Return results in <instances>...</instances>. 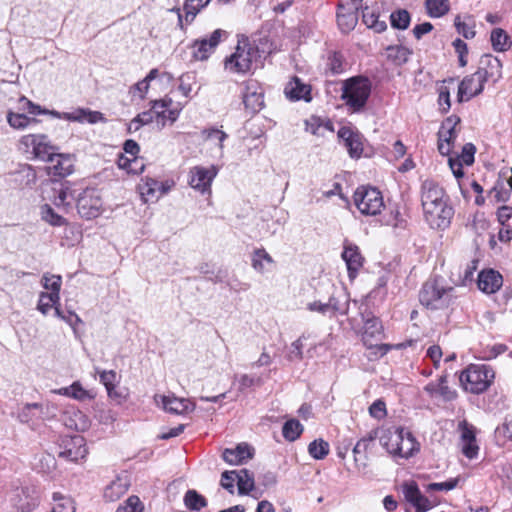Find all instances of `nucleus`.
<instances>
[{
  "label": "nucleus",
  "instance_id": "f257e3e1",
  "mask_svg": "<svg viewBox=\"0 0 512 512\" xmlns=\"http://www.w3.org/2000/svg\"><path fill=\"white\" fill-rule=\"evenodd\" d=\"M441 280L439 277L429 279L419 292L420 303L428 309H442L448 307L452 301L453 287H444Z\"/></svg>",
  "mask_w": 512,
  "mask_h": 512
},
{
  "label": "nucleus",
  "instance_id": "f03ea898",
  "mask_svg": "<svg viewBox=\"0 0 512 512\" xmlns=\"http://www.w3.org/2000/svg\"><path fill=\"white\" fill-rule=\"evenodd\" d=\"M495 378L494 370L486 364H470L460 375V382L466 391L480 394L486 391Z\"/></svg>",
  "mask_w": 512,
  "mask_h": 512
},
{
  "label": "nucleus",
  "instance_id": "7ed1b4c3",
  "mask_svg": "<svg viewBox=\"0 0 512 512\" xmlns=\"http://www.w3.org/2000/svg\"><path fill=\"white\" fill-rule=\"evenodd\" d=\"M371 94V82L368 78L352 77L344 82L341 98L353 112L361 111Z\"/></svg>",
  "mask_w": 512,
  "mask_h": 512
},
{
  "label": "nucleus",
  "instance_id": "20e7f679",
  "mask_svg": "<svg viewBox=\"0 0 512 512\" xmlns=\"http://www.w3.org/2000/svg\"><path fill=\"white\" fill-rule=\"evenodd\" d=\"M353 199L358 210L365 215H377L384 207L381 192L373 187H358Z\"/></svg>",
  "mask_w": 512,
  "mask_h": 512
},
{
  "label": "nucleus",
  "instance_id": "39448f33",
  "mask_svg": "<svg viewBox=\"0 0 512 512\" xmlns=\"http://www.w3.org/2000/svg\"><path fill=\"white\" fill-rule=\"evenodd\" d=\"M20 144L24 147L25 152L31 153L33 158L42 161H47L58 150L45 134L24 135Z\"/></svg>",
  "mask_w": 512,
  "mask_h": 512
},
{
  "label": "nucleus",
  "instance_id": "423d86ee",
  "mask_svg": "<svg viewBox=\"0 0 512 512\" xmlns=\"http://www.w3.org/2000/svg\"><path fill=\"white\" fill-rule=\"evenodd\" d=\"M76 207L79 215L85 219H93L100 215L102 200L96 189L87 188L77 194Z\"/></svg>",
  "mask_w": 512,
  "mask_h": 512
},
{
  "label": "nucleus",
  "instance_id": "0eeeda50",
  "mask_svg": "<svg viewBox=\"0 0 512 512\" xmlns=\"http://www.w3.org/2000/svg\"><path fill=\"white\" fill-rule=\"evenodd\" d=\"M218 174V168L214 165L209 167L195 166L189 172V185L202 194L211 193V184Z\"/></svg>",
  "mask_w": 512,
  "mask_h": 512
},
{
  "label": "nucleus",
  "instance_id": "6e6552de",
  "mask_svg": "<svg viewBox=\"0 0 512 512\" xmlns=\"http://www.w3.org/2000/svg\"><path fill=\"white\" fill-rule=\"evenodd\" d=\"M434 208L424 209V216L427 223L433 229L444 230L450 225L451 219L454 215L452 206L447 202L433 205Z\"/></svg>",
  "mask_w": 512,
  "mask_h": 512
},
{
  "label": "nucleus",
  "instance_id": "1a4fd4ad",
  "mask_svg": "<svg viewBox=\"0 0 512 512\" xmlns=\"http://www.w3.org/2000/svg\"><path fill=\"white\" fill-rule=\"evenodd\" d=\"M486 82V72L477 70L472 75L466 76L458 87V101H467L480 94Z\"/></svg>",
  "mask_w": 512,
  "mask_h": 512
},
{
  "label": "nucleus",
  "instance_id": "9d476101",
  "mask_svg": "<svg viewBox=\"0 0 512 512\" xmlns=\"http://www.w3.org/2000/svg\"><path fill=\"white\" fill-rule=\"evenodd\" d=\"M254 50L247 46H237L235 52L225 60V68L233 73H246L252 66Z\"/></svg>",
  "mask_w": 512,
  "mask_h": 512
},
{
  "label": "nucleus",
  "instance_id": "9b49d317",
  "mask_svg": "<svg viewBox=\"0 0 512 512\" xmlns=\"http://www.w3.org/2000/svg\"><path fill=\"white\" fill-rule=\"evenodd\" d=\"M79 189L74 183L65 181L60 183L59 187L53 188V204L64 212L72 208V204L77 200Z\"/></svg>",
  "mask_w": 512,
  "mask_h": 512
},
{
  "label": "nucleus",
  "instance_id": "f8f14e48",
  "mask_svg": "<svg viewBox=\"0 0 512 512\" xmlns=\"http://www.w3.org/2000/svg\"><path fill=\"white\" fill-rule=\"evenodd\" d=\"M225 31L217 29L213 31L208 37L196 40L193 44V57L196 60H206L213 53L215 48L220 42L221 37Z\"/></svg>",
  "mask_w": 512,
  "mask_h": 512
},
{
  "label": "nucleus",
  "instance_id": "ddd939ff",
  "mask_svg": "<svg viewBox=\"0 0 512 512\" xmlns=\"http://www.w3.org/2000/svg\"><path fill=\"white\" fill-rule=\"evenodd\" d=\"M338 138L345 146L351 158H360L363 152L362 136L351 127L343 126L338 130Z\"/></svg>",
  "mask_w": 512,
  "mask_h": 512
},
{
  "label": "nucleus",
  "instance_id": "4468645a",
  "mask_svg": "<svg viewBox=\"0 0 512 512\" xmlns=\"http://www.w3.org/2000/svg\"><path fill=\"white\" fill-rule=\"evenodd\" d=\"M86 454L84 438L76 435L63 440V449L59 451L58 456L67 461L77 462L79 459H83Z\"/></svg>",
  "mask_w": 512,
  "mask_h": 512
},
{
  "label": "nucleus",
  "instance_id": "2eb2a0df",
  "mask_svg": "<svg viewBox=\"0 0 512 512\" xmlns=\"http://www.w3.org/2000/svg\"><path fill=\"white\" fill-rule=\"evenodd\" d=\"M49 163V174L59 177H66L73 173L75 159L71 154L57 153V151L46 161Z\"/></svg>",
  "mask_w": 512,
  "mask_h": 512
},
{
  "label": "nucleus",
  "instance_id": "dca6fc26",
  "mask_svg": "<svg viewBox=\"0 0 512 512\" xmlns=\"http://www.w3.org/2000/svg\"><path fill=\"white\" fill-rule=\"evenodd\" d=\"M243 103L245 108L250 110L251 113H256L263 108V92L257 81L249 80L245 83Z\"/></svg>",
  "mask_w": 512,
  "mask_h": 512
},
{
  "label": "nucleus",
  "instance_id": "f3484780",
  "mask_svg": "<svg viewBox=\"0 0 512 512\" xmlns=\"http://www.w3.org/2000/svg\"><path fill=\"white\" fill-rule=\"evenodd\" d=\"M403 494L405 499L416 508V512H426L434 506V501L422 495L414 482L404 484Z\"/></svg>",
  "mask_w": 512,
  "mask_h": 512
},
{
  "label": "nucleus",
  "instance_id": "a211bd4d",
  "mask_svg": "<svg viewBox=\"0 0 512 512\" xmlns=\"http://www.w3.org/2000/svg\"><path fill=\"white\" fill-rule=\"evenodd\" d=\"M342 258L346 263L348 276L353 280L357 276L360 268L363 266L364 257L361 255L358 246L345 242Z\"/></svg>",
  "mask_w": 512,
  "mask_h": 512
},
{
  "label": "nucleus",
  "instance_id": "6ab92c4d",
  "mask_svg": "<svg viewBox=\"0 0 512 512\" xmlns=\"http://www.w3.org/2000/svg\"><path fill=\"white\" fill-rule=\"evenodd\" d=\"M421 201L423 210L427 208H434L433 205L447 202L445 199L444 190L434 181H425L422 184Z\"/></svg>",
  "mask_w": 512,
  "mask_h": 512
},
{
  "label": "nucleus",
  "instance_id": "aec40b11",
  "mask_svg": "<svg viewBox=\"0 0 512 512\" xmlns=\"http://www.w3.org/2000/svg\"><path fill=\"white\" fill-rule=\"evenodd\" d=\"M358 9V3H350L347 6L339 5L337 23L343 32L347 33L355 28L358 22Z\"/></svg>",
  "mask_w": 512,
  "mask_h": 512
},
{
  "label": "nucleus",
  "instance_id": "412c9836",
  "mask_svg": "<svg viewBox=\"0 0 512 512\" xmlns=\"http://www.w3.org/2000/svg\"><path fill=\"white\" fill-rule=\"evenodd\" d=\"M477 284L479 289L486 294L497 292L502 284V275L495 270H483L478 275Z\"/></svg>",
  "mask_w": 512,
  "mask_h": 512
},
{
  "label": "nucleus",
  "instance_id": "4be33fe9",
  "mask_svg": "<svg viewBox=\"0 0 512 512\" xmlns=\"http://www.w3.org/2000/svg\"><path fill=\"white\" fill-rule=\"evenodd\" d=\"M284 93L287 98L293 101L304 100L310 102L312 99L311 87L303 83L298 77H293L292 80L287 83Z\"/></svg>",
  "mask_w": 512,
  "mask_h": 512
},
{
  "label": "nucleus",
  "instance_id": "5701e85b",
  "mask_svg": "<svg viewBox=\"0 0 512 512\" xmlns=\"http://www.w3.org/2000/svg\"><path fill=\"white\" fill-rule=\"evenodd\" d=\"M230 465H241L253 457V449L246 443H241L234 449H225L222 455Z\"/></svg>",
  "mask_w": 512,
  "mask_h": 512
},
{
  "label": "nucleus",
  "instance_id": "b1692460",
  "mask_svg": "<svg viewBox=\"0 0 512 512\" xmlns=\"http://www.w3.org/2000/svg\"><path fill=\"white\" fill-rule=\"evenodd\" d=\"M424 390L431 397H440L444 401H451L456 398L457 394L455 390H452L447 385V376H441L437 382H430L425 387Z\"/></svg>",
  "mask_w": 512,
  "mask_h": 512
},
{
  "label": "nucleus",
  "instance_id": "393cba45",
  "mask_svg": "<svg viewBox=\"0 0 512 512\" xmlns=\"http://www.w3.org/2000/svg\"><path fill=\"white\" fill-rule=\"evenodd\" d=\"M162 403L166 411L174 414H185L195 409V404L190 400L175 396H163Z\"/></svg>",
  "mask_w": 512,
  "mask_h": 512
},
{
  "label": "nucleus",
  "instance_id": "a878e982",
  "mask_svg": "<svg viewBox=\"0 0 512 512\" xmlns=\"http://www.w3.org/2000/svg\"><path fill=\"white\" fill-rule=\"evenodd\" d=\"M403 430L404 428L402 427L388 429L380 437L381 444L386 448L388 453L393 456H398V448H400V443L402 441Z\"/></svg>",
  "mask_w": 512,
  "mask_h": 512
},
{
  "label": "nucleus",
  "instance_id": "bb28decb",
  "mask_svg": "<svg viewBox=\"0 0 512 512\" xmlns=\"http://www.w3.org/2000/svg\"><path fill=\"white\" fill-rule=\"evenodd\" d=\"M42 285L50 292H44L43 297H49L51 301H60V289L62 285V278L60 275L45 273L42 276Z\"/></svg>",
  "mask_w": 512,
  "mask_h": 512
},
{
  "label": "nucleus",
  "instance_id": "cd10ccee",
  "mask_svg": "<svg viewBox=\"0 0 512 512\" xmlns=\"http://www.w3.org/2000/svg\"><path fill=\"white\" fill-rule=\"evenodd\" d=\"M375 436L368 435L361 438L353 447L354 462L358 469L365 468L367 466V451L374 441Z\"/></svg>",
  "mask_w": 512,
  "mask_h": 512
},
{
  "label": "nucleus",
  "instance_id": "c85d7f7f",
  "mask_svg": "<svg viewBox=\"0 0 512 512\" xmlns=\"http://www.w3.org/2000/svg\"><path fill=\"white\" fill-rule=\"evenodd\" d=\"M63 118L77 122H88L91 124L105 121V118L101 112L91 111L82 108L77 109L73 113H64Z\"/></svg>",
  "mask_w": 512,
  "mask_h": 512
},
{
  "label": "nucleus",
  "instance_id": "c756f323",
  "mask_svg": "<svg viewBox=\"0 0 512 512\" xmlns=\"http://www.w3.org/2000/svg\"><path fill=\"white\" fill-rule=\"evenodd\" d=\"M382 324L378 318L372 316L364 318V332H363V342L367 347H373V343L371 339L377 338L382 334Z\"/></svg>",
  "mask_w": 512,
  "mask_h": 512
},
{
  "label": "nucleus",
  "instance_id": "7c9ffc66",
  "mask_svg": "<svg viewBox=\"0 0 512 512\" xmlns=\"http://www.w3.org/2000/svg\"><path fill=\"white\" fill-rule=\"evenodd\" d=\"M127 477H117L104 489V498L107 501H115L120 498L128 489Z\"/></svg>",
  "mask_w": 512,
  "mask_h": 512
},
{
  "label": "nucleus",
  "instance_id": "2f4dec72",
  "mask_svg": "<svg viewBox=\"0 0 512 512\" xmlns=\"http://www.w3.org/2000/svg\"><path fill=\"white\" fill-rule=\"evenodd\" d=\"M481 66L478 68L479 71L486 72V82L488 80L497 81L501 77L502 64L499 59L491 55H486L482 60Z\"/></svg>",
  "mask_w": 512,
  "mask_h": 512
},
{
  "label": "nucleus",
  "instance_id": "473e14b6",
  "mask_svg": "<svg viewBox=\"0 0 512 512\" xmlns=\"http://www.w3.org/2000/svg\"><path fill=\"white\" fill-rule=\"evenodd\" d=\"M419 451V443L414 436L404 428L400 448H398V457L408 459L414 453Z\"/></svg>",
  "mask_w": 512,
  "mask_h": 512
},
{
  "label": "nucleus",
  "instance_id": "72a5a7b5",
  "mask_svg": "<svg viewBox=\"0 0 512 512\" xmlns=\"http://www.w3.org/2000/svg\"><path fill=\"white\" fill-rule=\"evenodd\" d=\"M459 122L460 118L457 116L448 117L438 131V140L453 143L457 135L455 128Z\"/></svg>",
  "mask_w": 512,
  "mask_h": 512
},
{
  "label": "nucleus",
  "instance_id": "f704fd0d",
  "mask_svg": "<svg viewBox=\"0 0 512 512\" xmlns=\"http://www.w3.org/2000/svg\"><path fill=\"white\" fill-rule=\"evenodd\" d=\"M492 47L495 51L505 52L510 49L512 41L508 34L501 28H494L490 36Z\"/></svg>",
  "mask_w": 512,
  "mask_h": 512
},
{
  "label": "nucleus",
  "instance_id": "c9c22d12",
  "mask_svg": "<svg viewBox=\"0 0 512 512\" xmlns=\"http://www.w3.org/2000/svg\"><path fill=\"white\" fill-rule=\"evenodd\" d=\"M411 53L408 48L401 45H391L386 48L387 59L397 66L405 64Z\"/></svg>",
  "mask_w": 512,
  "mask_h": 512
},
{
  "label": "nucleus",
  "instance_id": "e433bc0d",
  "mask_svg": "<svg viewBox=\"0 0 512 512\" xmlns=\"http://www.w3.org/2000/svg\"><path fill=\"white\" fill-rule=\"evenodd\" d=\"M172 105L171 99H161L152 102L150 111H154V118L157 129H162L166 125V108Z\"/></svg>",
  "mask_w": 512,
  "mask_h": 512
},
{
  "label": "nucleus",
  "instance_id": "4c0bfd02",
  "mask_svg": "<svg viewBox=\"0 0 512 512\" xmlns=\"http://www.w3.org/2000/svg\"><path fill=\"white\" fill-rule=\"evenodd\" d=\"M211 0H186L183 6L186 23H191L198 12L206 7Z\"/></svg>",
  "mask_w": 512,
  "mask_h": 512
},
{
  "label": "nucleus",
  "instance_id": "58836bf2",
  "mask_svg": "<svg viewBox=\"0 0 512 512\" xmlns=\"http://www.w3.org/2000/svg\"><path fill=\"white\" fill-rule=\"evenodd\" d=\"M52 499L53 506L51 512H62L63 510H70L71 512H75L76 505L70 496L56 492L53 493Z\"/></svg>",
  "mask_w": 512,
  "mask_h": 512
},
{
  "label": "nucleus",
  "instance_id": "ea45409f",
  "mask_svg": "<svg viewBox=\"0 0 512 512\" xmlns=\"http://www.w3.org/2000/svg\"><path fill=\"white\" fill-rule=\"evenodd\" d=\"M425 7L430 17L438 18L449 11L448 0H425Z\"/></svg>",
  "mask_w": 512,
  "mask_h": 512
},
{
  "label": "nucleus",
  "instance_id": "a19ab883",
  "mask_svg": "<svg viewBox=\"0 0 512 512\" xmlns=\"http://www.w3.org/2000/svg\"><path fill=\"white\" fill-rule=\"evenodd\" d=\"M303 432V425L296 419L288 420L282 428L283 437L288 441H295Z\"/></svg>",
  "mask_w": 512,
  "mask_h": 512
},
{
  "label": "nucleus",
  "instance_id": "79ce46f5",
  "mask_svg": "<svg viewBox=\"0 0 512 512\" xmlns=\"http://www.w3.org/2000/svg\"><path fill=\"white\" fill-rule=\"evenodd\" d=\"M274 261L265 249H256L252 256V267L263 274L266 271L265 263L272 264Z\"/></svg>",
  "mask_w": 512,
  "mask_h": 512
},
{
  "label": "nucleus",
  "instance_id": "37998d69",
  "mask_svg": "<svg viewBox=\"0 0 512 512\" xmlns=\"http://www.w3.org/2000/svg\"><path fill=\"white\" fill-rule=\"evenodd\" d=\"M185 506L194 511H199L207 506L206 499L196 490H188L184 496Z\"/></svg>",
  "mask_w": 512,
  "mask_h": 512
},
{
  "label": "nucleus",
  "instance_id": "c03bdc74",
  "mask_svg": "<svg viewBox=\"0 0 512 512\" xmlns=\"http://www.w3.org/2000/svg\"><path fill=\"white\" fill-rule=\"evenodd\" d=\"M7 122L14 129H24L31 123H37L35 118L27 117L23 113H14L9 111L7 113Z\"/></svg>",
  "mask_w": 512,
  "mask_h": 512
},
{
  "label": "nucleus",
  "instance_id": "a18cd8bd",
  "mask_svg": "<svg viewBox=\"0 0 512 512\" xmlns=\"http://www.w3.org/2000/svg\"><path fill=\"white\" fill-rule=\"evenodd\" d=\"M238 491L240 494H247L254 488L253 476L247 469H242L236 473Z\"/></svg>",
  "mask_w": 512,
  "mask_h": 512
},
{
  "label": "nucleus",
  "instance_id": "49530a36",
  "mask_svg": "<svg viewBox=\"0 0 512 512\" xmlns=\"http://www.w3.org/2000/svg\"><path fill=\"white\" fill-rule=\"evenodd\" d=\"M308 452L314 459H324L329 453V444L323 439H316L309 444Z\"/></svg>",
  "mask_w": 512,
  "mask_h": 512
},
{
  "label": "nucleus",
  "instance_id": "de8ad7c7",
  "mask_svg": "<svg viewBox=\"0 0 512 512\" xmlns=\"http://www.w3.org/2000/svg\"><path fill=\"white\" fill-rule=\"evenodd\" d=\"M204 140L213 142L220 150L223 149V143L228 138V135L217 128H207L202 131Z\"/></svg>",
  "mask_w": 512,
  "mask_h": 512
},
{
  "label": "nucleus",
  "instance_id": "09e8293b",
  "mask_svg": "<svg viewBox=\"0 0 512 512\" xmlns=\"http://www.w3.org/2000/svg\"><path fill=\"white\" fill-rule=\"evenodd\" d=\"M20 109L23 111H27L29 114L38 115V114H51L53 116L59 117V113L56 111H49L46 109H42L39 105L33 103L28 100L26 97H21L19 99Z\"/></svg>",
  "mask_w": 512,
  "mask_h": 512
},
{
  "label": "nucleus",
  "instance_id": "8fccbe9b",
  "mask_svg": "<svg viewBox=\"0 0 512 512\" xmlns=\"http://www.w3.org/2000/svg\"><path fill=\"white\" fill-rule=\"evenodd\" d=\"M392 27L405 30L410 24V14L407 10H398L390 15Z\"/></svg>",
  "mask_w": 512,
  "mask_h": 512
},
{
  "label": "nucleus",
  "instance_id": "3c124183",
  "mask_svg": "<svg viewBox=\"0 0 512 512\" xmlns=\"http://www.w3.org/2000/svg\"><path fill=\"white\" fill-rule=\"evenodd\" d=\"M196 83V73L193 71L182 74L179 78V90L185 97H188Z\"/></svg>",
  "mask_w": 512,
  "mask_h": 512
},
{
  "label": "nucleus",
  "instance_id": "603ef678",
  "mask_svg": "<svg viewBox=\"0 0 512 512\" xmlns=\"http://www.w3.org/2000/svg\"><path fill=\"white\" fill-rule=\"evenodd\" d=\"M144 505L138 496L132 495L125 502L124 505H119L116 512H143Z\"/></svg>",
  "mask_w": 512,
  "mask_h": 512
},
{
  "label": "nucleus",
  "instance_id": "864d4df0",
  "mask_svg": "<svg viewBox=\"0 0 512 512\" xmlns=\"http://www.w3.org/2000/svg\"><path fill=\"white\" fill-rule=\"evenodd\" d=\"M42 219L52 226H62L65 224V219L47 204L42 207Z\"/></svg>",
  "mask_w": 512,
  "mask_h": 512
},
{
  "label": "nucleus",
  "instance_id": "5fc2aeb1",
  "mask_svg": "<svg viewBox=\"0 0 512 512\" xmlns=\"http://www.w3.org/2000/svg\"><path fill=\"white\" fill-rule=\"evenodd\" d=\"M162 183L157 180L148 178L144 184L140 186L141 195L148 201L150 198L155 197V193L160 190Z\"/></svg>",
  "mask_w": 512,
  "mask_h": 512
},
{
  "label": "nucleus",
  "instance_id": "6e6d98bb",
  "mask_svg": "<svg viewBox=\"0 0 512 512\" xmlns=\"http://www.w3.org/2000/svg\"><path fill=\"white\" fill-rule=\"evenodd\" d=\"M24 410H27V411L37 410V411H39V413L37 414V417L42 418V419L54 416V413H53V411H51L49 404H46L44 406L41 403H31V404H27L24 407ZM24 413H25V411H23V414ZM33 415L36 416V414H33Z\"/></svg>",
  "mask_w": 512,
  "mask_h": 512
},
{
  "label": "nucleus",
  "instance_id": "4d7b16f0",
  "mask_svg": "<svg viewBox=\"0 0 512 512\" xmlns=\"http://www.w3.org/2000/svg\"><path fill=\"white\" fill-rule=\"evenodd\" d=\"M459 479L458 478H452L445 482L441 483H430L427 485L426 490L427 492H434V491H449L454 489L458 484Z\"/></svg>",
  "mask_w": 512,
  "mask_h": 512
},
{
  "label": "nucleus",
  "instance_id": "13d9d810",
  "mask_svg": "<svg viewBox=\"0 0 512 512\" xmlns=\"http://www.w3.org/2000/svg\"><path fill=\"white\" fill-rule=\"evenodd\" d=\"M476 153V147L472 143H466L463 148L462 152L459 156L456 158H459L460 161L466 165H472L474 163V155Z\"/></svg>",
  "mask_w": 512,
  "mask_h": 512
},
{
  "label": "nucleus",
  "instance_id": "bf43d9fd",
  "mask_svg": "<svg viewBox=\"0 0 512 512\" xmlns=\"http://www.w3.org/2000/svg\"><path fill=\"white\" fill-rule=\"evenodd\" d=\"M116 380V372L113 370L102 371L100 373V381L106 387L109 396H113L112 391L114 389V382Z\"/></svg>",
  "mask_w": 512,
  "mask_h": 512
},
{
  "label": "nucleus",
  "instance_id": "052dcab7",
  "mask_svg": "<svg viewBox=\"0 0 512 512\" xmlns=\"http://www.w3.org/2000/svg\"><path fill=\"white\" fill-rule=\"evenodd\" d=\"M302 338L303 337L298 338L291 344L289 352L287 354V358L289 361L301 360L303 358Z\"/></svg>",
  "mask_w": 512,
  "mask_h": 512
},
{
  "label": "nucleus",
  "instance_id": "680f3d73",
  "mask_svg": "<svg viewBox=\"0 0 512 512\" xmlns=\"http://www.w3.org/2000/svg\"><path fill=\"white\" fill-rule=\"evenodd\" d=\"M369 413L373 418L382 419L386 416V405L382 400H376L369 407Z\"/></svg>",
  "mask_w": 512,
  "mask_h": 512
},
{
  "label": "nucleus",
  "instance_id": "e2e57ef3",
  "mask_svg": "<svg viewBox=\"0 0 512 512\" xmlns=\"http://www.w3.org/2000/svg\"><path fill=\"white\" fill-rule=\"evenodd\" d=\"M71 398L83 401L91 398V395L79 382H74L71 385Z\"/></svg>",
  "mask_w": 512,
  "mask_h": 512
},
{
  "label": "nucleus",
  "instance_id": "0e129e2a",
  "mask_svg": "<svg viewBox=\"0 0 512 512\" xmlns=\"http://www.w3.org/2000/svg\"><path fill=\"white\" fill-rule=\"evenodd\" d=\"M438 103L442 112H447L451 107L450 93L447 87H441L439 89Z\"/></svg>",
  "mask_w": 512,
  "mask_h": 512
},
{
  "label": "nucleus",
  "instance_id": "69168bd1",
  "mask_svg": "<svg viewBox=\"0 0 512 512\" xmlns=\"http://www.w3.org/2000/svg\"><path fill=\"white\" fill-rule=\"evenodd\" d=\"M44 292H41L39 295V301L37 305V309L43 314L47 315L50 308L54 307L59 303V301H51L49 297H43Z\"/></svg>",
  "mask_w": 512,
  "mask_h": 512
},
{
  "label": "nucleus",
  "instance_id": "338daca9",
  "mask_svg": "<svg viewBox=\"0 0 512 512\" xmlns=\"http://www.w3.org/2000/svg\"><path fill=\"white\" fill-rule=\"evenodd\" d=\"M333 305V300H329L327 303H322L320 301H314L307 305L308 310L319 312L321 314H327L330 312V309Z\"/></svg>",
  "mask_w": 512,
  "mask_h": 512
},
{
  "label": "nucleus",
  "instance_id": "774afa93",
  "mask_svg": "<svg viewBox=\"0 0 512 512\" xmlns=\"http://www.w3.org/2000/svg\"><path fill=\"white\" fill-rule=\"evenodd\" d=\"M96 417L100 423L105 425L113 423L116 419L115 413L112 410L104 408L97 411Z\"/></svg>",
  "mask_w": 512,
  "mask_h": 512
}]
</instances>
